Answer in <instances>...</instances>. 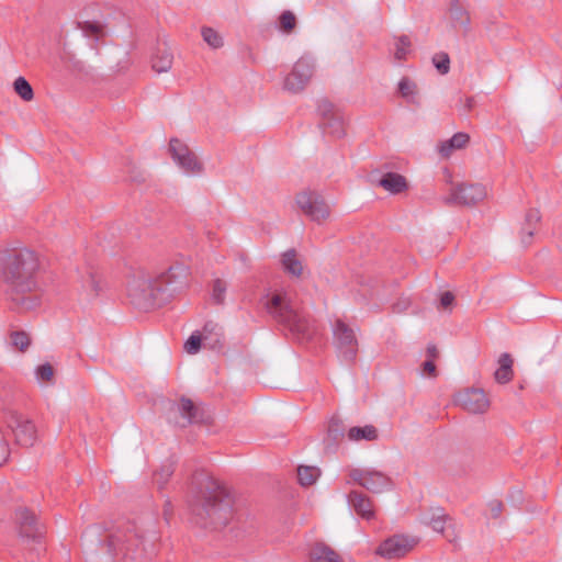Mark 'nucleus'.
<instances>
[{
	"mask_svg": "<svg viewBox=\"0 0 562 562\" xmlns=\"http://www.w3.org/2000/svg\"><path fill=\"white\" fill-rule=\"evenodd\" d=\"M426 355L428 357V360H434L439 357V351L434 344H429L426 349Z\"/></svg>",
	"mask_w": 562,
	"mask_h": 562,
	"instance_id": "nucleus-51",
	"label": "nucleus"
},
{
	"mask_svg": "<svg viewBox=\"0 0 562 562\" xmlns=\"http://www.w3.org/2000/svg\"><path fill=\"white\" fill-rule=\"evenodd\" d=\"M10 338L12 346L22 352H24L31 345L29 334L23 330L11 331Z\"/></svg>",
	"mask_w": 562,
	"mask_h": 562,
	"instance_id": "nucleus-39",
	"label": "nucleus"
},
{
	"mask_svg": "<svg viewBox=\"0 0 562 562\" xmlns=\"http://www.w3.org/2000/svg\"><path fill=\"white\" fill-rule=\"evenodd\" d=\"M78 29L82 31L85 36L92 37L95 42L104 37L106 34L105 25L99 21L78 22Z\"/></svg>",
	"mask_w": 562,
	"mask_h": 562,
	"instance_id": "nucleus-32",
	"label": "nucleus"
},
{
	"mask_svg": "<svg viewBox=\"0 0 562 562\" xmlns=\"http://www.w3.org/2000/svg\"><path fill=\"white\" fill-rule=\"evenodd\" d=\"M459 102L461 103L464 113L472 111L475 105L474 97H465L464 99L460 97Z\"/></svg>",
	"mask_w": 562,
	"mask_h": 562,
	"instance_id": "nucleus-50",
	"label": "nucleus"
},
{
	"mask_svg": "<svg viewBox=\"0 0 562 562\" xmlns=\"http://www.w3.org/2000/svg\"><path fill=\"white\" fill-rule=\"evenodd\" d=\"M434 65L439 74L446 75L450 69V58L447 53H438L432 58Z\"/></svg>",
	"mask_w": 562,
	"mask_h": 562,
	"instance_id": "nucleus-42",
	"label": "nucleus"
},
{
	"mask_svg": "<svg viewBox=\"0 0 562 562\" xmlns=\"http://www.w3.org/2000/svg\"><path fill=\"white\" fill-rule=\"evenodd\" d=\"M311 562H342L341 557L324 542L315 543L310 551Z\"/></svg>",
	"mask_w": 562,
	"mask_h": 562,
	"instance_id": "nucleus-24",
	"label": "nucleus"
},
{
	"mask_svg": "<svg viewBox=\"0 0 562 562\" xmlns=\"http://www.w3.org/2000/svg\"><path fill=\"white\" fill-rule=\"evenodd\" d=\"M379 184L392 194H398L407 190L406 178L397 172H386L379 180Z\"/></svg>",
	"mask_w": 562,
	"mask_h": 562,
	"instance_id": "nucleus-25",
	"label": "nucleus"
},
{
	"mask_svg": "<svg viewBox=\"0 0 562 562\" xmlns=\"http://www.w3.org/2000/svg\"><path fill=\"white\" fill-rule=\"evenodd\" d=\"M418 543V539L405 535H394L384 540L376 549V553L389 560L400 559L411 552Z\"/></svg>",
	"mask_w": 562,
	"mask_h": 562,
	"instance_id": "nucleus-14",
	"label": "nucleus"
},
{
	"mask_svg": "<svg viewBox=\"0 0 562 562\" xmlns=\"http://www.w3.org/2000/svg\"><path fill=\"white\" fill-rule=\"evenodd\" d=\"M8 426L14 435V440L16 445L30 448L33 447L34 443L36 442L37 429L35 424L31 419L25 418L23 415L14 413L11 415L8 422Z\"/></svg>",
	"mask_w": 562,
	"mask_h": 562,
	"instance_id": "nucleus-15",
	"label": "nucleus"
},
{
	"mask_svg": "<svg viewBox=\"0 0 562 562\" xmlns=\"http://www.w3.org/2000/svg\"><path fill=\"white\" fill-rule=\"evenodd\" d=\"M348 503L362 518L370 520L374 517L373 505L369 496L359 491L348 494Z\"/></svg>",
	"mask_w": 562,
	"mask_h": 562,
	"instance_id": "nucleus-20",
	"label": "nucleus"
},
{
	"mask_svg": "<svg viewBox=\"0 0 562 562\" xmlns=\"http://www.w3.org/2000/svg\"><path fill=\"white\" fill-rule=\"evenodd\" d=\"M456 403L471 414H484L490 408V400L482 389H465L456 396Z\"/></svg>",
	"mask_w": 562,
	"mask_h": 562,
	"instance_id": "nucleus-16",
	"label": "nucleus"
},
{
	"mask_svg": "<svg viewBox=\"0 0 562 562\" xmlns=\"http://www.w3.org/2000/svg\"><path fill=\"white\" fill-rule=\"evenodd\" d=\"M423 374H426L428 376H437V368L434 360H426L423 363Z\"/></svg>",
	"mask_w": 562,
	"mask_h": 562,
	"instance_id": "nucleus-48",
	"label": "nucleus"
},
{
	"mask_svg": "<svg viewBox=\"0 0 562 562\" xmlns=\"http://www.w3.org/2000/svg\"><path fill=\"white\" fill-rule=\"evenodd\" d=\"M349 477L372 493H382L392 486V480L383 472L375 470L351 469Z\"/></svg>",
	"mask_w": 562,
	"mask_h": 562,
	"instance_id": "nucleus-12",
	"label": "nucleus"
},
{
	"mask_svg": "<svg viewBox=\"0 0 562 562\" xmlns=\"http://www.w3.org/2000/svg\"><path fill=\"white\" fill-rule=\"evenodd\" d=\"M35 374L38 381L52 382L54 378V368L48 362L40 364L35 370Z\"/></svg>",
	"mask_w": 562,
	"mask_h": 562,
	"instance_id": "nucleus-45",
	"label": "nucleus"
},
{
	"mask_svg": "<svg viewBox=\"0 0 562 562\" xmlns=\"http://www.w3.org/2000/svg\"><path fill=\"white\" fill-rule=\"evenodd\" d=\"M226 283L221 280L216 279L213 282V289H212V297L216 304H223L225 301V293H226Z\"/></svg>",
	"mask_w": 562,
	"mask_h": 562,
	"instance_id": "nucleus-44",
	"label": "nucleus"
},
{
	"mask_svg": "<svg viewBox=\"0 0 562 562\" xmlns=\"http://www.w3.org/2000/svg\"><path fill=\"white\" fill-rule=\"evenodd\" d=\"M296 27V16L292 11L285 10L279 16V29L283 33L290 34Z\"/></svg>",
	"mask_w": 562,
	"mask_h": 562,
	"instance_id": "nucleus-38",
	"label": "nucleus"
},
{
	"mask_svg": "<svg viewBox=\"0 0 562 562\" xmlns=\"http://www.w3.org/2000/svg\"><path fill=\"white\" fill-rule=\"evenodd\" d=\"M319 127L327 134L340 138L345 135L344 117L337 112L327 120L319 122Z\"/></svg>",
	"mask_w": 562,
	"mask_h": 562,
	"instance_id": "nucleus-31",
	"label": "nucleus"
},
{
	"mask_svg": "<svg viewBox=\"0 0 562 562\" xmlns=\"http://www.w3.org/2000/svg\"><path fill=\"white\" fill-rule=\"evenodd\" d=\"M265 307L267 313L286 328L297 341L306 342L313 338L315 334L313 319L299 311L286 292L274 291L268 294Z\"/></svg>",
	"mask_w": 562,
	"mask_h": 562,
	"instance_id": "nucleus-5",
	"label": "nucleus"
},
{
	"mask_svg": "<svg viewBox=\"0 0 562 562\" xmlns=\"http://www.w3.org/2000/svg\"><path fill=\"white\" fill-rule=\"evenodd\" d=\"M541 220V214L537 209H530L525 215V222L519 233L520 240L524 246H529L532 241L533 235L538 229Z\"/></svg>",
	"mask_w": 562,
	"mask_h": 562,
	"instance_id": "nucleus-22",
	"label": "nucleus"
},
{
	"mask_svg": "<svg viewBox=\"0 0 562 562\" xmlns=\"http://www.w3.org/2000/svg\"><path fill=\"white\" fill-rule=\"evenodd\" d=\"M469 142L470 135L468 133L458 132L450 139L440 145L439 153L443 158H448L453 150L464 148Z\"/></svg>",
	"mask_w": 562,
	"mask_h": 562,
	"instance_id": "nucleus-28",
	"label": "nucleus"
},
{
	"mask_svg": "<svg viewBox=\"0 0 562 562\" xmlns=\"http://www.w3.org/2000/svg\"><path fill=\"white\" fill-rule=\"evenodd\" d=\"M9 446L5 441L2 431L0 430V465H2L9 458Z\"/></svg>",
	"mask_w": 562,
	"mask_h": 562,
	"instance_id": "nucleus-47",
	"label": "nucleus"
},
{
	"mask_svg": "<svg viewBox=\"0 0 562 562\" xmlns=\"http://www.w3.org/2000/svg\"><path fill=\"white\" fill-rule=\"evenodd\" d=\"M234 497L218 480L205 472L194 473L188 497L192 521L201 528L218 530L234 517Z\"/></svg>",
	"mask_w": 562,
	"mask_h": 562,
	"instance_id": "nucleus-2",
	"label": "nucleus"
},
{
	"mask_svg": "<svg viewBox=\"0 0 562 562\" xmlns=\"http://www.w3.org/2000/svg\"><path fill=\"white\" fill-rule=\"evenodd\" d=\"M203 346V338L201 333H193L184 344V349L189 355L196 353Z\"/></svg>",
	"mask_w": 562,
	"mask_h": 562,
	"instance_id": "nucleus-41",
	"label": "nucleus"
},
{
	"mask_svg": "<svg viewBox=\"0 0 562 562\" xmlns=\"http://www.w3.org/2000/svg\"><path fill=\"white\" fill-rule=\"evenodd\" d=\"M203 347L213 351H222L225 339L223 328L215 322L209 321L202 329Z\"/></svg>",
	"mask_w": 562,
	"mask_h": 562,
	"instance_id": "nucleus-18",
	"label": "nucleus"
},
{
	"mask_svg": "<svg viewBox=\"0 0 562 562\" xmlns=\"http://www.w3.org/2000/svg\"><path fill=\"white\" fill-rule=\"evenodd\" d=\"M347 437L350 441H375L379 438V431L373 425L355 426L347 430Z\"/></svg>",
	"mask_w": 562,
	"mask_h": 562,
	"instance_id": "nucleus-30",
	"label": "nucleus"
},
{
	"mask_svg": "<svg viewBox=\"0 0 562 562\" xmlns=\"http://www.w3.org/2000/svg\"><path fill=\"white\" fill-rule=\"evenodd\" d=\"M37 252L30 248L7 250L1 258L0 276L7 301L16 311L25 312L41 304Z\"/></svg>",
	"mask_w": 562,
	"mask_h": 562,
	"instance_id": "nucleus-1",
	"label": "nucleus"
},
{
	"mask_svg": "<svg viewBox=\"0 0 562 562\" xmlns=\"http://www.w3.org/2000/svg\"><path fill=\"white\" fill-rule=\"evenodd\" d=\"M173 55L166 43H159L151 57V68L154 71L161 74L171 69Z\"/></svg>",
	"mask_w": 562,
	"mask_h": 562,
	"instance_id": "nucleus-21",
	"label": "nucleus"
},
{
	"mask_svg": "<svg viewBox=\"0 0 562 562\" xmlns=\"http://www.w3.org/2000/svg\"><path fill=\"white\" fill-rule=\"evenodd\" d=\"M450 18L456 25L462 26L468 30L470 25V15L468 11L459 3L458 0H452L449 8Z\"/></svg>",
	"mask_w": 562,
	"mask_h": 562,
	"instance_id": "nucleus-33",
	"label": "nucleus"
},
{
	"mask_svg": "<svg viewBox=\"0 0 562 562\" xmlns=\"http://www.w3.org/2000/svg\"><path fill=\"white\" fill-rule=\"evenodd\" d=\"M514 360L508 352H504L499 356L498 359V369L494 373V379L499 384H506L513 380L514 371H513Z\"/></svg>",
	"mask_w": 562,
	"mask_h": 562,
	"instance_id": "nucleus-26",
	"label": "nucleus"
},
{
	"mask_svg": "<svg viewBox=\"0 0 562 562\" xmlns=\"http://www.w3.org/2000/svg\"><path fill=\"white\" fill-rule=\"evenodd\" d=\"M13 89L23 101H31L34 98L33 88L24 77L14 80Z\"/></svg>",
	"mask_w": 562,
	"mask_h": 562,
	"instance_id": "nucleus-37",
	"label": "nucleus"
},
{
	"mask_svg": "<svg viewBox=\"0 0 562 562\" xmlns=\"http://www.w3.org/2000/svg\"><path fill=\"white\" fill-rule=\"evenodd\" d=\"M490 512L493 518H498L501 516V513L503 510V503L498 499L491 501L488 504Z\"/></svg>",
	"mask_w": 562,
	"mask_h": 562,
	"instance_id": "nucleus-49",
	"label": "nucleus"
},
{
	"mask_svg": "<svg viewBox=\"0 0 562 562\" xmlns=\"http://www.w3.org/2000/svg\"><path fill=\"white\" fill-rule=\"evenodd\" d=\"M281 263L283 270L291 274L292 277L300 278L303 273V265L301 260L297 258V252L295 249H288L281 256Z\"/></svg>",
	"mask_w": 562,
	"mask_h": 562,
	"instance_id": "nucleus-29",
	"label": "nucleus"
},
{
	"mask_svg": "<svg viewBox=\"0 0 562 562\" xmlns=\"http://www.w3.org/2000/svg\"><path fill=\"white\" fill-rule=\"evenodd\" d=\"M168 419L176 426L186 428L191 424L206 422L209 416L202 407L195 405L190 398L181 396L178 402L171 403Z\"/></svg>",
	"mask_w": 562,
	"mask_h": 562,
	"instance_id": "nucleus-7",
	"label": "nucleus"
},
{
	"mask_svg": "<svg viewBox=\"0 0 562 562\" xmlns=\"http://www.w3.org/2000/svg\"><path fill=\"white\" fill-rule=\"evenodd\" d=\"M169 150L175 162L187 173H200L203 170L202 162L196 155L178 138H171Z\"/></svg>",
	"mask_w": 562,
	"mask_h": 562,
	"instance_id": "nucleus-13",
	"label": "nucleus"
},
{
	"mask_svg": "<svg viewBox=\"0 0 562 562\" xmlns=\"http://www.w3.org/2000/svg\"><path fill=\"white\" fill-rule=\"evenodd\" d=\"M334 346L338 357L346 363H352L358 353V340L355 330L341 319L333 324Z\"/></svg>",
	"mask_w": 562,
	"mask_h": 562,
	"instance_id": "nucleus-8",
	"label": "nucleus"
},
{
	"mask_svg": "<svg viewBox=\"0 0 562 562\" xmlns=\"http://www.w3.org/2000/svg\"><path fill=\"white\" fill-rule=\"evenodd\" d=\"M317 112L321 116V121H324L339 111L335 109L334 104L330 101H328L327 99H322L317 103Z\"/></svg>",
	"mask_w": 562,
	"mask_h": 562,
	"instance_id": "nucleus-43",
	"label": "nucleus"
},
{
	"mask_svg": "<svg viewBox=\"0 0 562 562\" xmlns=\"http://www.w3.org/2000/svg\"><path fill=\"white\" fill-rule=\"evenodd\" d=\"M319 475L321 470L317 467L300 465L297 468V480L302 486L313 485Z\"/></svg>",
	"mask_w": 562,
	"mask_h": 562,
	"instance_id": "nucleus-34",
	"label": "nucleus"
},
{
	"mask_svg": "<svg viewBox=\"0 0 562 562\" xmlns=\"http://www.w3.org/2000/svg\"><path fill=\"white\" fill-rule=\"evenodd\" d=\"M454 294L450 291H446L440 295V307L443 310L451 308L454 303Z\"/></svg>",
	"mask_w": 562,
	"mask_h": 562,
	"instance_id": "nucleus-46",
	"label": "nucleus"
},
{
	"mask_svg": "<svg viewBox=\"0 0 562 562\" xmlns=\"http://www.w3.org/2000/svg\"><path fill=\"white\" fill-rule=\"evenodd\" d=\"M188 280L189 267L180 262L158 273L137 270L128 276L127 297L136 308L150 311L168 303L188 285Z\"/></svg>",
	"mask_w": 562,
	"mask_h": 562,
	"instance_id": "nucleus-3",
	"label": "nucleus"
},
{
	"mask_svg": "<svg viewBox=\"0 0 562 562\" xmlns=\"http://www.w3.org/2000/svg\"><path fill=\"white\" fill-rule=\"evenodd\" d=\"M394 58L398 61L405 60L412 52V41L408 35L395 36Z\"/></svg>",
	"mask_w": 562,
	"mask_h": 562,
	"instance_id": "nucleus-35",
	"label": "nucleus"
},
{
	"mask_svg": "<svg viewBox=\"0 0 562 562\" xmlns=\"http://www.w3.org/2000/svg\"><path fill=\"white\" fill-rule=\"evenodd\" d=\"M78 274L81 286L88 295L92 297L98 296L102 291L100 285L101 279L98 276V271L93 267L86 266L78 270Z\"/></svg>",
	"mask_w": 562,
	"mask_h": 562,
	"instance_id": "nucleus-19",
	"label": "nucleus"
},
{
	"mask_svg": "<svg viewBox=\"0 0 562 562\" xmlns=\"http://www.w3.org/2000/svg\"><path fill=\"white\" fill-rule=\"evenodd\" d=\"M201 35L204 42H206L212 48H220L223 46V38L214 29L204 26L201 30Z\"/></svg>",
	"mask_w": 562,
	"mask_h": 562,
	"instance_id": "nucleus-40",
	"label": "nucleus"
},
{
	"mask_svg": "<svg viewBox=\"0 0 562 562\" xmlns=\"http://www.w3.org/2000/svg\"><path fill=\"white\" fill-rule=\"evenodd\" d=\"M164 515L167 520H168V517L171 515V504L169 501H167L165 504Z\"/></svg>",
	"mask_w": 562,
	"mask_h": 562,
	"instance_id": "nucleus-52",
	"label": "nucleus"
},
{
	"mask_svg": "<svg viewBox=\"0 0 562 562\" xmlns=\"http://www.w3.org/2000/svg\"><path fill=\"white\" fill-rule=\"evenodd\" d=\"M314 74V61L307 56H302L293 65L292 70L283 80V89L291 93H299L305 89Z\"/></svg>",
	"mask_w": 562,
	"mask_h": 562,
	"instance_id": "nucleus-10",
	"label": "nucleus"
},
{
	"mask_svg": "<svg viewBox=\"0 0 562 562\" xmlns=\"http://www.w3.org/2000/svg\"><path fill=\"white\" fill-rule=\"evenodd\" d=\"M486 198V189L481 183H457L443 199L447 205L474 206Z\"/></svg>",
	"mask_w": 562,
	"mask_h": 562,
	"instance_id": "nucleus-9",
	"label": "nucleus"
},
{
	"mask_svg": "<svg viewBox=\"0 0 562 562\" xmlns=\"http://www.w3.org/2000/svg\"><path fill=\"white\" fill-rule=\"evenodd\" d=\"M159 531L156 524H140L132 520H119L99 540L102 549L115 562H146L158 553Z\"/></svg>",
	"mask_w": 562,
	"mask_h": 562,
	"instance_id": "nucleus-4",
	"label": "nucleus"
},
{
	"mask_svg": "<svg viewBox=\"0 0 562 562\" xmlns=\"http://www.w3.org/2000/svg\"><path fill=\"white\" fill-rule=\"evenodd\" d=\"M134 180H135V181H144V180H145V178H144V176H143V175H140L139 177L134 178Z\"/></svg>",
	"mask_w": 562,
	"mask_h": 562,
	"instance_id": "nucleus-53",
	"label": "nucleus"
},
{
	"mask_svg": "<svg viewBox=\"0 0 562 562\" xmlns=\"http://www.w3.org/2000/svg\"><path fill=\"white\" fill-rule=\"evenodd\" d=\"M398 92L401 97L409 104L419 106L420 105V98H419V90L413 80H411L408 77H403L398 82Z\"/></svg>",
	"mask_w": 562,
	"mask_h": 562,
	"instance_id": "nucleus-27",
	"label": "nucleus"
},
{
	"mask_svg": "<svg viewBox=\"0 0 562 562\" xmlns=\"http://www.w3.org/2000/svg\"><path fill=\"white\" fill-rule=\"evenodd\" d=\"M12 519L14 529L21 539L24 541H41L45 533V527L40 522L34 510L25 506H18Z\"/></svg>",
	"mask_w": 562,
	"mask_h": 562,
	"instance_id": "nucleus-6",
	"label": "nucleus"
},
{
	"mask_svg": "<svg viewBox=\"0 0 562 562\" xmlns=\"http://www.w3.org/2000/svg\"><path fill=\"white\" fill-rule=\"evenodd\" d=\"M296 203L306 216L317 223L325 221L330 214L328 204L314 191L300 192L296 195Z\"/></svg>",
	"mask_w": 562,
	"mask_h": 562,
	"instance_id": "nucleus-11",
	"label": "nucleus"
},
{
	"mask_svg": "<svg viewBox=\"0 0 562 562\" xmlns=\"http://www.w3.org/2000/svg\"><path fill=\"white\" fill-rule=\"evenodd\" d=\"M92 531H94V529H91V530H89V531L85 532V536H88V533H89V532H92Z\"/></svg>",
	"mask_w": 562,
	"mask_h": 562,
	"instance_id": "nucleus-54",
	"label": "nucleus"
},
{
	"mask_svg": "<svg viewBox=\"0 0 562 562\" xmlns=\"http://www.w3.org/2000/svg\"><path fill=\"white\" fill-rule=\"evenodd\" d=\"M420 522L430 527L434 531L442 533L449 542L456 541L454 533H445V527L452 518L445 512L442 507H429L423 510L419 518Z\"/></svg>",
	"mask_w": 562,
	"mask_h": 562,
	"instance_id": "nucleus-17",
	"label": "nucleus"
},
{
	"mask_svg": "<svg viewBox=\"0 0 562 562\" xmlns=\"http://www.w3.org/2000/svg\"><path fill=\"white\" fill-rule=\"evenodd\" d=\"M345 434L346 427L344 423L339 418L333 417L328 424L325 451L335 452L337 443L345 437Z\"/></svg>",
	"mask_w": 562,
	"mask_h": 562,
	"instance_id": "nucleus-23",
	"label": "nucleus"
},
{
	"mask_svg": "<svg viewBox=\"0 0 562 562\" xmlns=\"http://www.w3.org/2000/svg\"><path fill=\"white\" fill-rule=\"evenodd\" d=\"M173 472L175 463L172 461H167L154 473V483L161 490L167 484Z\"/></svg>",
	"mask_w": 562,
	"mask_h": 562,
	"instance_id": "nucleus-36",
	"label": "nucleus"
}]
</instances>
